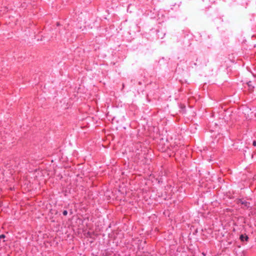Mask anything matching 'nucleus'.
Listing matches in <instances>:
<instances>
[{"mask_svg":"<svg viewBox=\"0 0 256 256\" xmlns=\"http://www.w3.org/2000/svg\"><path fill=\"white\" fill-rule=\"evenodd\" d=\"M238 203L241 204H242L244 205L243 208H248L250 206V202H248L246 200H239Z\"/></svg>","mask_w":256,"mask_h":256,"instance_id":"obj_1","label":"nucleus"},{"mask_svg":"<svg viewBox=\"0 0 256 256\" xmlns=\"http://www.w3.org/2000/svg\"><path fill=\"white\" fill-rule=\"evenodd\" d=\"M247 85L248 88V90L250 92H252L254 90V86L252 84L251 82H247Z\"/></svg>","mask_w":256,"mask_h":256,"instance_id":"obj_2","label":"nucleus"},{"mask_svg":"<svg viewBox=\"0 0 256 256\" xmlns=\"http://www.w3.org/2000/svg\"><path fill=\"white\" fill-rule=\"evenodd\" d=\"M248 236L246 235V236H244L243 234H241L240 236V240H241V241H244V240H248Z\"/></svg>","mask_w":256,"mask_h":256,"instance_id":"obj_3","label":"nucleus"},{"mask_svg":"<svg viewBox=\"0 0 256 256\" xmlns=\"http://www.w3.org/2000/svg\"><path fill=\"white\" fill-rule=\"evenodd\" d=\"M62 214H63L64 216H66L67 214H68L67 210H64L63 212H62Z\"/></svg>","mask_w":256,"mask_h":256,"instance_id":"obj_4","label":"nucleus"},{"mask_svg":"<svg viewBox=\"0 0 256 256\" xmlns=\"http://www.w3.org/2000/svg\"><path fill=\"white\" fill-rule=\"evenodd\" d=\"M6 237L5 235L4 234H0V238L2 239V238H4Z\"/></svg>","mask_w":256,"mask_h":256,"instance_id":"obj_5","label":"nucleus"},{"mask_svg":"<svg viewBox=\"0 0 256 256\" xmlns=\"http://www.w3.org/2000/svg\"><path fill=\"white\" fill-rule=\"evenodd\" d=\"M252 144H253V146H256V141H255V140H254V142H253V143H252Z\"/></svg>","mask_w":256,"mask_h":256,"instance_id":"obj_6","label":"nucleus"},{"mask_svg":"<svg viewBox=\"0 0 256 256\" xmlns=\"http://www.w3.org/2000/svg\"><path fill=\"white\" fill-rule=\"evenodd\" d=\"M202 254H203L204 256H205V254H204V252H202Z\"/></svg>","mask_w":256,"mask_h":256,"instance_id":"obj_7","label":"nucleus"}]
</instances>
